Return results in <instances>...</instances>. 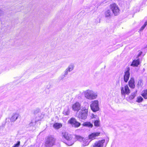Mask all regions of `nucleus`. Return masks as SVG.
I'll use <instances>...</instances> for the list:
<instances>
[{
    "label": "nucleus",
    "mask_w": 147,
    "mask_h": 147,
    "mask_svg": "<svg viewBox=\"0 0 147 147\" xmlns=\"http://www.w3.org/2000/svg\"><path fill=\"white\" fill-rule=\"evenodd\" d=\"M89 108V105L85 103L83 106L78 114V117L80 119L85 120L87 118Z\"/></svg>",
    "instance_id": "obj_1"
},
{
    "label": "nucleus",
    "mask_w": 147,
    "mask_h": 147,
    "mask_svg": "<svg viewBox=\"0 0 147 147\" xmlns=\"http://www.w3.org/2000/svg\"><path fill=\"white\" fill-rule=\"evenodd\" d=\"M85 97L90 100L96 99L97 97V94L92 90H87L84 92Z\"/></svg>",
    "instance_id": "obj_2"
},
{
    "label": "nucleus",
    "mask_w": 147,
    "mask_h": 147,
    "mask_svg": "<svg viewBox=\"0 0 147 147\" xmlns=\"http://www.w3.org/2000/svg\"><path fill=\"white\" fill-rule=\"evenodd\" d=\"M109 8L112 11L115 16H116L119 13V9L118 6L116 3H113L109 5Z\"/></svg>",
    "instance_id": "obj_3"
},
{
    "label": "nucleus",
    "mask_w": 147,
    "mask_h": 147,
    "mask_svg": "<svg viewBox=\"0 0 147 147\" xmlns=\"http://www.w3.org/2000/svg\"><path fill=\"white\" fill-rule=\"evenodd\" d=\"M91 110L94 112H96L99 110L98 107V100H94L91 102L90 105Z\"/></svg>",
    "instance_id": "obj_4"
},
{
    "label": "nucleus",
    "mask_w": 147,
    "mask_h": 147,
    "mask_svg": "<svg viewBox=\"0 0 147 147\" xmlns=\"http://www.w3.org/2000/svg\"><path fill=\"white\" fill-rule=\"evenodd\" d=\"M62 136L63 137L67 140L71 141V143L69 144V145L71 146L74 144V141L72 140V137L71 135L67 132H64L62 133Z\"/></svg>",
    "instance_id": "obj_5"
},
{
    "label": "nucleus",
    "mask_w": 147,
    "mask_h": 147,
    "mask_svg": "<svg viewBox=\"0 0 147 147\" xmlns=\"http://www.w3.org/2000/svg\"><path fill=\"white\" fill-rule=\"evenodd\" d=\"M120 90L121 94L122 95L125 96V94L128 95L130 92L127 85H126L124 87L121 86Z\"/></svg>",
    "instance_id": "obj_6"
},
{
    "label": "nucleus",
    "mask_w": 147,
    "mask_h": 147,
    "mask_svg": "<svg viewBox=\"0 0 147 147\" xmlns=\"http://www.w3.org/2000/svg\"><path fill=\"white\" fill-rule=\"evenodd\" d=\"M55 141V139L53 137L50 136L48 138L45 144L48 145V146L51 147L54 144Z\"/></svg>",
    "instance_id": "obj_7"
},
{
    "label": "nucleus",
    "mask_w": 147,
    "mask_h": 147,
    "mask_svg": "<svg viewBox=\"0 0 147 147\" xmlns=\"http://www.w3.org/2000/svg\"><path fill=\"white\" fill-rule=\"evenodd\" d=\"M71 125L75 127H79L81 125V124L76 121V119L74 118H71L68 121Z\"/></svg>",
    "instance_id": "obj_8"
},
{
    "label": "nucleus",
    "mask_w": 147,
    "mask_h": 147,
    "mask_svg": "<svg viewBox=\"0 0 147 147\" xmlns=\"http://www.w3.org/2000/svg\"><path fill=\"white\" fill-rule=\"evenodd\" d=\"M82 108L81 104L78 102H76L73 104L71 106L72 109L74 111H78Z\"/></svg>",
    "instance_id": "obj_9"
},
{
    "label": "nucleus",
    "mask_w": 147,
    "mask_h": 147,
    "mask_svg": "<svg viewBox=\"0 0 147 147\" xmlns=\"http://www.w3.org/2000/svg\"><path fill=\"white\" fill-rule=\"evenodd\" d=\"M74 67L75 66L73 63H71L69 65L64 71V76H67L68 72L72 71L74 69Z\"/></svg>",
    "instance_id": "obj_10"
},
{
    "label": "nucleus",
    "mask_w": 147,
    "mask_h": 147,
    "mask_svg": "<svg viewBox=\"0 0 147 147\" xmlns=\"http://www.w3.org/2000/svg\"><path fill=\"white\" fill-rule=\"evenodd\" d=\"M105 142L104 140L96 141L92 144V147H103Z\"/></svg>",
    "instance_id": "obj_11"
},
{
    "label": "nucleus",
    "mask_w": 147,
    "mask_h": 147,
    "mask_svg": "<svg viewBox=\"0 0 147 147\" xmlns=\"http://www.w3.org/2000/svg\"><path fill=\"white\" fill-rule=\"evenodd\" d=\"M130 69L129 67H127L126 68V71L125 72V74L124 76V81L125 82H127L128 80L129 77Z\"/></svg>",
    "instance_id": "obj_12"
},
{
    "label": "nucleus",
    "mask_w": 147,
    "mask_h": 147,
    "mask_svg": "<svg viewBox=\"0 0 147 147\" xmlns=\"http://www.w3.org/2000/svg\"><path fill=\"white\" fill-rule=\"evenodd\" d=\"M104 15L106 18H110L112 15V13L109 9H106L104 12Z\"/></svg>",
    "instance_id": "obj_13"
},
{
    "label": "nucleus",
    "mask_w": 147,
    "mask_h": 147,
    "mask_svg": "<svg viewBox=\"0 0 147 147\" xmlns=\"http://www.w3.org/2000/svg\"><path fill=\"white\" fill-rule=\"evenodd\" d=\"M100 133H93L88 136V138L89 139L93 140L95 139L96 137L98 136L100 134Z\"/></svg>",
    "instance_id": "obj_14"
},
{
    "label": "nucleus",
    "mask_w": 147,
    "mask_h": 147,
    "mask_svg": "<svg viewBox=\"0 0 147 147\" xmlns=\"http://www.w3.org/2000/svg\"><path fill=\"white\" fill-rule=\"evenodd\" d=\"M129 85L130 88H134L135 87L134 80L133 78H131L129 82Z\"/></svg>",
    "instance_id": "obj_15"
},
{
    "label": "nucleus",
    "mask_w": 147,
    "mask_h": 147,
    "mask_svg": "<svg viewBox=\"0 0 147 147\" xmlns=\"http://www.w3.org/2000/svg\"><path fill=\"white\" fill-rule=\"evenodd\" d=\"M19 115L17 113H14L12 115L10 119L11 121L12 122L15 121L18 118Z\"/></svg>",
    "instance_id": "obj_16"
},
{
    "label": "nucleus",
    "mask_w": 147,
    "mask_h": 147,
    "mask_svg": "<svg viewBox=\"0 0 147 147\" xmlns=\"http://www.w3.org/2000/svg\"><path fill=\"white\" fill-rule=\"evenodd\" d=\"M140 64V60L137 59L136 60H134L131 63V65L133 67H137Z\"/></svg>",
    "instance_id": "obj_17"
},
{
    "label": "nucleus",
    "mask_w": 147,
    "mask_h": 147,
    "mask_svg": "<svg viewBox=\"0 0 147 147\" xmlns=\"http://www.w3.org/2000/svg\"><path fill=\"white\" fill-rule=\"evenodd\" d=\"M62 125L61 123H54L53 125V127L56 129H59L62 127Z\"/></svg>",
    "instance_id": "obj_18"
},
{
    "label": "nucleus",
    "mask_w": 147,
    "mask_h": 147,
    "mask_svg": "<svg viewBox=\"0 0 147 147\" xmlns=\"http://www.w3.org/2000/svg\"><path fill=\"white\" fill-rule=\"evenodd\" d=\"M82 142H83L82 145L84 146H88L90 143V142L89 141L88 139L84 138Z\"/></svg>",
    "instance_id": "obj_19"
},
{
    "label": "nucleus",
    "mask_w": 147,
    "mask_h": 147,
    "mask_svg": "<svg viewBox=\"0 0 147 147\" xmlns=\"http://www.w3.org/2000/svg\"><path fill=\"white\" fill-rule=\"evenodd\" d=\"M83 126L87 127H92L93 125L90 122H84L82 124Z\"/></svg>",
    "instance_id": "obj_20"
},
{
    "label": "nucleus",
    "mask_w": 147,
    "mask_h": 147,
    "mask_svg": "<svg viewBox=\"0 0 147 147\" xmlns=\"http://www.w3.org/2000/svg\"><path fill=\"white\" fill-rule=\"evenodd\" d=\"M141 95L145 99H147V90H146L142 91Z\"/></svg>",
    "instance_id": "obj_21"
},
{
    "label": "nucleus",
    "mask_w": 147,
    "mask_h": 147,
    "mask_svg": "<svg viewBox=\"0 0 147 147\" xmlns=\"http://www.w3.org/2000/svg\"><path fill=\"white\" fill-rule=\"evenodd\" d=\"M75 138L77 140H78L80 142H82L84 138L81 136H80L75 135Z\"/></svg>",
    "instance_id": "obj_22"
},
{
    "label": "nucleus",
    "mask_w": 147,
    "mask_h": 147,
    "mask_svg": "<svg viewBox=\"0 0 147 147\" xmlns=\"http://www.w3.org/2000/svg\"><path fill=\"white\" fill-rule=\"evenodd\" d=\"M98 119L94 121V125L97 127H99L100 124V121Z\"/></svg>",
    "instance_id": "obj_23"
},
{
    "label": "nucleus",
    "mask_w": 147,
    "mask_h": 147,
    "mask_svg": "<svg viewBox=\"0 0 147 147\" xmlns=\"http://www.w3.org/2000/svg\"><path fill=\"white\" fill-rule=\"evenodd\" d=\"M137 91L136 92L132 93L131 95L129 97V98L130 99H132L134 98L136 95Z\"/></svg>",
    "instance_id": "obj_24"
},
{
    "label": "nucleus",
    "mask_w": 147,
    "mask_h": 147,
    "mask_svg": "<svg viewBox=\"0 0 147 147\" xmlns=\"http://www.w3.org/2000/svg\"><path fill=\"white\" fill-rule=\"evenodd\" d=\"M143 98L141 96H139L137 98L136 101L138 102H140L143 100Z\"/></svg>",
    "instance_id": "obj_25"
},
{
    "label": "nucleus",
    "mask_w": 147,
    "mask_h": 147,
    "mask_svg": "<svg viewBox=\"0 0 147 147\" xmlns=\"http://www.w3.org/2000/svg\"><path fill=\"white\" fill-rule=\"evenodd\" d=\"M90 117L92 119H98V118L97 117V115H94L93 114H92L91 115Z\"/></svg>",
    "instance_id": "obj_26"
},
{
    "label": "nucleus",
    "mask_w": 147,
    "mask_h": 147,
    "mask_svg": "<svg viewBox=\"0 0 147 147\" xmlns=\"http://www.w3.org/2000/svg\"><path fill=\"white\" fill-rule=\"evenodd\" d=\"M147 25V22H145L144 25H143L142 26V27H141L140 29V31H142L144 28H145V27H146Z\"/></svg>",
    "instance_id": "obj_27"
},
{
    "label": "nucleus",
    "mask_w": 147,
    "mask_h": 147,
    "mask_svg": "<svg viewBox=\"0 0 147 147\" xmlns=\"http://www.w3.org/2000/svg\"><path fill=\"white\" fill-rule=\"evenodd\" d=\"M20 141H18V143L17 144H14V146L12 147H18L20 145Z\"/></svg>",
    "instance_id": "obj_28"
},
{
    "label": "nucleus",
    "mask_w": 147,
    "mask_h": 147,
    "mask_svg": "<svg viewBox=\"0 0 147 147\" xmlns=\"http://www.w3.org/2000/svg\"><path fill=\"white\" fill-rule=\"evenodd\" d=\"M69 113V111L68 110H67L66 111H64L63 112V114L66 115H68Z\"/></svg>",
    "instance_id": "obj_29"
},
{
    "label": "nucleus",
    "mask_w": 147,
    "mask_h": 147,
    "mask_svg": "<svg viewBox=\"0 0 147 147\" xmlns=\"http://www.w3.org/2000/svg\"><path fill=\"white\" fill-rule=\"evenodd\" d=\"M142 52H141V51L139 52V54L138 55V57H139L142 54Z\"/></svg>",
    "instance_id": "obj_30"
},
{
    "label": "nucleus",
    "mask_w": 147,
    "mask_h": 147,
    "mask_svg": "<svg viewBox=\"0 0 147 147\" xmlns=\"http://www.w3.org/2000/svg\"><path fill=\"white\" fill-rule=\"evenodd\" d=\"M42 147H49L48 146V145H46L45 144L42 146Z\"/></svg>",
    "instance_id": "obj_31"
},
{
    "label": "nucleus",
    "mask_w": 147,
    "mask_h": 147,
    "mask_svg": "<svg viewBox=\"0 0 147 147\" xmlns=\"http://www.w3.org/2000/svg\"><path fill=\"white\" fill-rule=\"evenodd\" d=\"M35 121H32L31 123H30V125H31V124H35Z\"/></svg>",
    "instance_id": "obj_32"
},
{
    "label": "nucleus",
    "mask_w": 147,
    "mask_h": 147,
    "mask_svg": "<svg viewBox=\"0 0 147 147\" xmlns=\"http://www.w3.org/2000/svg\"><path fill=\"white\" fill-rule=\"evenodd\" d=\"M39 110H36L35 111H36V113L38 112V111Z\"/></svg>",
    "instance_id": "obj_33"
}]
</instances>
